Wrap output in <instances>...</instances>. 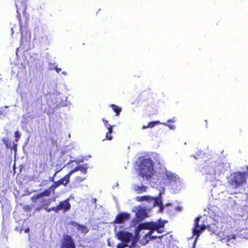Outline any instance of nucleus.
Here are the masks:
<instances>
[{"instance_id": "nucleus-1", "label": "nucleus", "mask_w": 248, "mask_h": 248, "mask_svg": "<svg viewBox=\"0 0 248 248\" xmlns=\"http://www.w3.org/2000/svg\"><path fill=\"white\" fill-rule=\"evenodd\" d=\"M159 174L161 180L156 179L155 182H157L159 186H162L163 187L162 188L155 187L158 189L160 191L159 197H154L150 196H138L136 199L140 202L146 201L152 207L155 206H159V211L161 212L163 211L165 205L162 203L161 196L165 190V186H167L173 190L178 191L182 188L183 183L181 178L177 174L168 170L165 168L161 169L159 172Z\"/></svg>"}, {"instance_id": "nucleus-2", "label": "nucleus", "mask_w": 248, "mask_h": 248, "mask_svg": "<svg viewBox=\"0 0 248 248\" xmlns=\"http://www.w3.org/2000/svg\"><path fill=\"white\" fill-rule=\"evenodd\" d=\"M167 221L160 220L159 222H151L141 223L136 230V236L134 235L133 233L125 231L116 232L115 236L123 242V243H120L117 245V248H124L128 246V243L130 242H132V246H134L138 241L140 232L143 229L150 230L145 235V243H147L149 240L155 239L157 237L161 238L162 236H154L152 235V234L155 231H156L159 233H162L164 228V224Z\"/></svg>"}, {"instance_id": "nucleus-3", "label": "nucleus", "mask_w": 248, "mask_h": 248, "mask_svg": "<svg viewBox=\"0 0 248 248\" xmlns=\"http://www.w3.org/2000/svg\"><path fill=\"white\" fill-rule=\"evenodd\" d=\"M229 168L230 164L228 163L222 162L219 160L215 161L213 159H209L204 162L202 171L205 174L206 181L212 183V195L219 194L225 190V186L219 179Z\"/></svg>"}, {"instance_id": "nucleus-4", "label": "nucleus", "mask_w": 248, "mask_h": 248, "mask_svg": "<svg viewBox=\"0 0 248 248\" xmlns=\"http://www.w3.org/2000/svg\"><path fill=\"white\" fill-rule=\"evenodd\" d=\"M137 163L139 166V175L143 181L149 182L153 187L163 188L162 186H159L158 183L155 182L156 178L154 168V163L151 157H140Z\"/></svg>"}, {"instance_id": "nucleus-5", "label": "nucleus", "mask_w": 248, "mask_h": 248, "mask_svg": "<svg viewBox=\"0 0 248 248\" xmlns=\"http://www.w3.org/2000/svg\"><path fill=\"white\" fill-rule=\"evenodd\" d=\"M215 223L212 224L208 226L209 231L215 233L220 239V240H226L227 245L230 246V242L234 240L236 238L235 234L226 235L225 232L226 229L224 228L222 222L215 221Z\"/></svg>"}, {"instance_id": "nucleus-6", "label": "nucleus", "mask_w": 248, "mask_h": 248, "mask_svg": "<svg viewBox=\"0 0 248 248\" xmlns=\"http://www.w3.org/2000/svg\"><path fill=\"white\" fill-rule=\"evenodd\" d=\"M229 184L233 188H238L246 183V173L233 172L228 178Z\"/></svg>"}, {"instance_id": "nucleus-7", "label": "nucleus", "mask_w": 248, "mask_h": 248, "mask_svg": "<svg viewBox=\"0 0 248 248\" xmlns=\"http://www.w3.org/2000/svg\"><path fill=\"white\" fill-rule=\"evenodd\" d=\"M80 170L82 173L86 174L87 172V168L84 165H79L77 166L75 169L71 170V171L66 175L63 178L54 182V185L52 186L56 188L61 185L66 186L70 181V177L71 175L74 172Z\"/></svg>"}, {"instance_id": "nucleus-8", "label": "nucleus", "mask_w": 248, "mask_h": 248, "mask_svg": "<svg viewBox=\"0 0 248 248\" xmlns=\"http://www.w3.org/2000/svg\"><path fill=\"white\" fill-rule=\"evenodd\" d=\"M51 193V188L45 190L43 192L32 197L31 200L33 202L38 203L40 205H45L49 203V200L47 198Z\"/></svg>"}, {"instance_id": "nucleus-9", "label": "nucleus", "mask_w": 248, "mask_h": 248, "mask_svg": "<svg viewBox=\"0 0 248 248\" xmlns=\"http://www.w3.org/2000/svg\"><path fill=\"white\" fill-rule=\"evenodd\" d=\"M201 218V217H197L195 220V225L194 228H193L192 233L193 236L196 235V237L195 238V240L198 239L199 236L200 235V233L205 230V228L207 227L205 224H200L199 221Z\"/></svg>"}, {"instance_id": "nucleus-10", "label": "nucleus", "mask_w": 248, "mask_h": 248, "mask_svg": "<svg viewBox=\"0 0 248 248\" xmlns=\"http://www.w3.org/2000/svg\"><path fill=\"white\" fill-rule=\"evenodd\" d=\"M71 205L69 202L68 200H66L60 202L59 205L53 207V209L54 211L58 213L60 210H63L65 212L70 209Z\"/></svg>"}, {"instance_id": "nucleus-11", "label": "nucleus", "mask_w": 248, "mask_h": 248, "mask_svg": "<svg viewBox=\"0 0 248 248\" xmlns=\"http://www.w3.org/2000/svg\"><path fill=\"white\" fill-rule=\"evenodd\" d=\"M61 248H76L72 238L68 235H64L62 243Z\"/></svg>"}, {"instance_id": "nucleus-12", "label": "nucleus", "mask_w": 248, "mask_h": 248, "mask_svg": "<svg viewBox=\"0 0 248 248\" xmlns=\"http://www.w3.org/2000/svg\"><path fill=\"white\" fill-rule=\"evenodd\" d=\"M55 95L57 99V100L56 102V107L59 106H61L62 107H66L70 104L69 103L67 102V97L62 96L59 93L56 94Z\"/></svg>"}, {"instance_id": "nucleus-13", "label": "nucleus", "mask_w": 248, "mask_h": 248, "mask_svg": "<svg viewBox=\"0 0 248 248\" xmlns=\"http://www.w3.org/2000/svg\"><path fill=\"white\" fill-rule=\"evenodd\" d=\"M136 217L139 220H141L147 217V212L144 207L139 206L136 208Z\"/></svg>"}, {"instance_id": "nucleus-14", "label": "nucleus", "mask_w": 248, "mask_h": 248, "mask_svg": "<svg viewBox=\"0 0 248 248\" xmlns=\"http://www.w3.org/2000/svg\"><path fill=\"white\" fill-rule=\"evenodd\" d=\"M130 215L127 213H122L119 214L115 219V222L117 223H122L129 218Z\"/></svg>"}, {"instance_id": "nucleus-15", "label": "nucleus", "mask_w": 248, "mask_h": 248, "mask_svg": "<svg viewBox=\"0 0 248 248\" xmlns=\"http://www.w3.org/2000/svg\"><path fill=\"white\" fill-rule=\"evenodd\" d=\"M63 159H60L57 160V162L56 164V165L55 166V172L54 174L53 177L51 179V181L54 182V177L55 176L57 173L60 172L62 169L64 168V167L66 166V164H63Z\"/></svg>"}, {"instance_id": "nucleus-16", "label": "nucleus", "mask_w": 248, "mask_h": 248, "mask_svg": "<svg viewBox=\"0 0 248 248\" xmlns=\"http://www.w3.org/2000/svg\"><path fill=\"white\" fill-rule=\"evenodd\" d=\"M20 5H19V3L16 1V8L17 18L19 22L21 18L20 12H22L23 14H24L25 12L26 9V5L25 3H22Z\"/></svg>"}, {"instance_id": "nucleus-17", "label": "nucleus", "mask_w": 248, "mask_h": 248, "mask_svg": "<svg viewBox=\"0 0 248 248\" xmlns=\"http://www.w3.org/2000/svg\"><path fill=\"white\" fill-rule=\"evenodd\" d=\"M72 225L76 228L79 232L83 233H86L88 232L89 229L84 225H80L75 222L72 223Z\"/></svg>"}, {"instance_id": "nucleus-18", "label": "nucleus", "mask_w": 248, "mask_h": 248, "mask_svg": "<svg viewBox=\"0 0 248 248\" xmlns=\"http://www.w3.org/2000/svg\"><path fill=\"white\" fill-rule=\"evenodd\" d=\"M133 189L137 193L140 194L144 192H146L148 189V187L144 186L143 184L135 185L133 186Z\"/></svg>"}, {"instance_id": "nucleus-19", "label": "nucleus", "mask_w": 248, "mask_h": 248, "mask_svg": "<svg viewBox=\"0 0 248 248\" xmlns=\"http://www.w3.org/2000/svg\"><path fill=\"white\" fill-rule=\"evenodd\" d=\"M83 160H84L83 159H78V160H71L67 164V165L68 167H69L70 168H72L73 167H75L74 168V169H75L77 166L80 165L79 164V163L83 162ZM84 165V167H86L87 168V167H86L87 164H85Z\"/></svg>"}, {"instance_id": "nucleus-20", "label": "nucleus", "mask_w": 248, "mask_h": 248, "mask_svg": "<svg viewBox=\"0 0 248 248\" xmlns=\"http://www.w3.org/2000/svg\"><path fill=\"white\" fill-rule=\"evenodd\" d=\"M38 37L42 40L44 42H48L47 32V31L43 28L41 29L38 33Z\"/></svg>"}, {"instance_id": "nucleus-21", "label": "nucleus", "mask_w": 248, "mask_h": 248, "mask_svg": "<svg viewBox=\"0 0 248 248\" xmlns=\"http://www.w3.org/2000/svg\"><path fill=\"white\" fill-rule=\"evenodd\" d=\"M151 156V157L154 159L157 162H158V163H160L161 156L159 154L156 153H153Z\"/></svg>"}, {"instance_id": "nucleus-22", "label": "nucleus", "mask_w": 248, "mask_h": 248, "mask_svg": "<svg viewBox=\"0 0 248 248\" xmlns=\"http://www.w3.org/2000/svg\"><path fill=\"white\" fill-rule=\"evenodd\" d=\"M110 107L112 108L113 111L116 113V115L118 116L121 111V108L115 105H111Z\"/></svg>"}, {"instance_id": "nucleus-23", "label": "nucleus", "mask_w": 248, "mask_h": 248, "mask_svg": "<svg viewBox=\"0 0 248 248\" xmlns=\"http://www.w3.org/2000/svg\"><path fill=\"white\" fill-rule=\"evenodd\" d=\"M103 122H104V124L106 128L108 129V130H109V132H113L112 130V127L113 126L109 124H108V122L107 120H105V119L103 120Z\"/></svg>"}, {"instance_id": "nucleus-24", "label": "nucleus", "mask_w": 248, "mask_h": 248, "mask_svg": "<svg viewBox=\"0 0 248 248\" xmlns=\"http://www.w3.org/2000/svg\"><path fill=\"white\" fill-rule=\"evenodd\" d=\"M161 124L160 122L159 121L151 122L148 124L147 127H148L149 128H152L155 126V125H156L157 124Z\"/></svg>"}, {"instance_id": "nucleus-25", "label": "nucleus", "mask_w": 248, "mask_h": 248, "mask_svg": "<svg viewBox=\"0 0 248 248\" xmlns=\"http://www.w3.org/2000/svg\"><path fill=\"white\" fill-rule=\"evenodd\" d=\"M112 132H109V130L106 133V139L108 140H111L112 139V136H111V133Z\"/></svg>"}, {"instance_id": "nucleus-26", "label": "nucleus", "mask_w": 248, "mask_h": 248, "mask_svg": "<svg viewBox=\"0 0 248 248\" xmlns=\"http://www.w3.org/2000/svg\"><path fill=\"white\" fill-rule=\"evenodd\" d=\"M85 179V177L78 176L76 177V182L78 183H80L84 181Z\"/></svg>"}, {"instance_id": "nucleus-27", "label": "nucleus", "mask_w": 248, "mask_h": 248, "mask_svg": "<svg viewBox=\"0 0 248 248\" xmlns=\"http://www.w3.org/2000/svg\"><path fill=\"white\" fill-rule=\"evenodd\" d=\"M50 68L51 69H53L55 68L56 71V72L58 73H60L61 71V70H62L61 68H58L57 66H55L54 68L53 67H50Z\"/></svg>"}, {"instance_id": "nucleus-28", "label": "nucleus", "mask_w": 248, "mask_h": 248, "mask_svg": "<svg viewBox=\"0 0 248 248\" xmlns=\"http://www.w3.org/2000/svg\"><path fill=\"white\" fill-rule=\"evenodd\" d=\"M15 136L16 139L19 138V137L20 136V133L17 131H16L15 133Z\"/></svg>"}, {"instance_id": "nucleus-29", "label": "nucleus", "mask_w": 248, "mask_h": 248, "mask_svg": "<svg viewBox=\"0 0 248 248\" xmlns=\"http://www.w3.org/2000/svg\"><path fill=\"white\" fill-rule=\"evenodd\" d=\"M167 126H168L170 129L174 130L175 129V126L173 124H168L167 125Z\"/></svg>"}, {"instance_id": "nucleus-30", "label": "nucleus", "mask_w": 248, "mask_h": 248, "mask_svg": "<svg viewBox=\"0 0 248 248\" xmlns=\"http://www.w3.org/2000/svg\"><path fill=\"white\" fill-rule=\"evenodd\" d=\"M53 209V207L51 208H48V207H46L45 208V209L48 212H50L51 211H54Z\"/></svg>"}, {"instance_id": "nucleus-31", "label": "nucleus", "mask_w": 248, "mask_h": 248, "mask_svg": "<svg viewBox=\"0 0 248 248\" xmlns=\"http://www.w3.org/2000/svg\"><path fill=\"white\" fill-rule=\"evenodd\" d=\"M48 182V181L47 180H44L43 182H42L41 184H40V186H45V185H46Z\"/></svg>"}, {"instance_id": "nucleus-32", "label": "nucleus", "mask_w": 248, "mask_h": 248, "mask_svg": "<svg viewBox=\"0 0 248 248\" xmlns=\"http://www.w3.org/2000/svg\"><path fill=\"white\" fill-rule=\"evenodd\" d=\"M96 199L95 198H93L92 200V202L93 203H95L96 202Z\"/></svg>"}, {"instance_id": "nucleus-33", "label": "nucleus", "mask_w": 248, "mask_h": 248, "mask_svg": "<svg viewBox=\"0 0 248 248\" xmlns=\"http://www.w3.org/2000/svg\"><path fill=\"white\" fill-rule=\"evenodd\" d=\"M167 122L168 123H170V122L174 123L175 121L173 119H169L168 120Z\"/></svg>"}, {"instance_id": "nucleus-34", "label": "nucleus", "mask_w": 248, "mask_h": 248, "mask_svg": "<svg viewBox=\"0 0 248 248\" xmlns=\"http://www.w3.org/2000/svg\"><path fill=\"white\" fill-rule=\"evenodd\" d=\"M29 231H30V229L29 228H27V229H25V232L28 233V232H29Z\"/></svg>"}, {"instance_id": "nucleus-35", "label": "nucleus", "mask_w": 248, "mask_h": 248, "mask_svg": "<svg viewBox=\"0 0 248 248\" xmlns=\"http://www.w3.org/2000/svg\"><path fill=\"white\" fill-rule=\"evenodd\" d=\"M160 124H163V125H166L167 126V125L169 124H168L167 123H161Z\"/></svg>"}, {"instance_id": "nucleus-36", "label": "nucleus", "mask_w": 248, "mask_h": 248, "mask_svg": "<svg viewBox=\"0 0 248 248\" xmlns=\"http://www.w3.org/2000/svg\"><path fill=\"white\" fill-rule=\"evenodd\" d=\"M149 128V127H147V126L143 125V126H142V129H146V128Z\"/></svg>"}, {"instance_id": "nucleus-37", "label": "nucleus", "mask_w": 248, "mask_h": 248, "mask_svg": "<svg viewBox=\"0 0 248 248\" xmlns=\"http://www.w3.org/2000/svg\"><path fill=\"white\" fill-rule=\"evenodd\" d=\"M62 74L64 75H67V73L65 71H63L62 72Z\"/></svg>"}, {"instance_id": "nucleus-38", "label": "nucleus", "mask_w": 248, "mask_h": 248, "mask_svg": "<svg viewBox=\"0 0 248 248\" xmlns=\"http://www.w3.org/2000/svg\"><path fill=\"white\" fill-rule=\"evenodd\" d=\"M191 156L193 157L194 158H195L196 159L198 158V157H197L196 155H192Z\"/></svg>"}, {"instance_id": "nucleus-39", "label": "nucleus", "mask_w": 248, "mask_h": 248, "mask_svg": "<svg viewBox=\"0 0 248 248\" xmlns=\"http://www.w3.org/2000/svg\"><path fill=\"white\" fill-rule=\"evenodd\" d=\"M19 138L16 139V141L17 142Z\"/></svg>"}, {"instance_id": "nucleus-40", "label": "nucleus", "mask_w": 248, "mask_h": 248, "mask_svg": "<svg viewBox=\"0 0 248 248\" xmlns=\"http://www.w3.org/2000/svg\"><path fill=\"white\" fill-rule=\"evenodd\" d=\"M16 144H15V145H14V146H15V148H14V149H15V150H16Z\"/></svg>"}, {"instance_id": "nucleus-41", "label": "nucleus", "mask_w": 248, "mask_h": 248, "mask_svg": "<svg viewBox=\"0 0 248 248\" xmlns=\"http://www.w3.org/2000/svg\"><path fill=\"white\" fill-rule=\"evenodd\" d=\"M170 204H171L170 203H168V204H167V205L168 206V205H170Z\"/></svg>"}]
</instances>
